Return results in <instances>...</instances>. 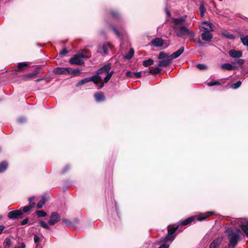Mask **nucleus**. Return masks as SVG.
Returning <instances> with one entry per match:
<instances>
[{
  "instance_id": "nucleus-5",
  "label": "nucleus",
  "mask_w": 248,
  "mask_h": 248,
  "mask_svg": "<svg viewBox=\"0 0 248 248\" xmlns=\"http://www.w3.org/2000/svg\"><path fill=\"white\" fill-rule=\"evenodd\" d=\"M214 212L212 211H208L203 213L200 214L198 216H194L187 218L186 223L188 225L195 220L199 221H202L205 220L209 217L214 215Z\"/></svg>"
},
{
  "instance_id": "nucleus-21",
  "label": "nucleus",
  "mask_w": 248,
  "mask_h": 248,
  "mask_svg": "<svg viewBox=\"0 0 248 248\" xmlns=\"http://www.w3.org/2000/svg\"><path fill=\"white\" fill-rule=\"evenodd\" d=\"M28 64L26 62H19L17 64L18 71L23 72L24 71V68L27 67Z\"/></svg>"
},
{
  "instance_id": "nucleus-56",
  "label": "nucleus",
  "mask_w": 248,
  "mask_h": 248,
  "mask_svg": "<svg viewBox=\"0 0 248 248\" xmlns=\"http://www.w3.org/2000/svg\"><path fill=\"white\" fill-rule=\"evenodd\" d=\"M41 80H42V79H37L35 80V81L38 82V81H40Z\"/></svg>"
},
{
  "instance_id": "nucleus-2",
  "label": "nucleus",
  "mask_w": 248,
  "mask_h": 248,
  "mask_svg": "<svg viewBox=\"0 0 248 248\" xmlns=\"http://www.w3.org/2000/svg\"><path fill=\"white\" fill-rule=\"evenodd\" d=\"M166 14L170 17L172 27L176 35L181 37L186 34V16H180L179 18L170 17V13L168 10H165Z\"/></svg>"
},
{
  "instance_id": "nucleus-4",
  "label": "nucleus",
  "mask_w": 248,
  "mask_h": 248,
  "mask_svg": "<svg viewBox=\"0 0 248 248\" xmlns=\"http://www.w3.org/2000/svg\"><path fill=\"white\" fill-rule=\"evenodd\" d=\"M111 66L112 65L111 63H108L107 64L100 68L96 72V74L99 75H102L103 74H107V76L104 79V81L106 83L108 82L114 73L113 71H110Z\"/></svg>"
},
{
  "instance_id": "nucleus-59",
  "label": "nucleus",
  "mask_w": 248,
  "mask_h": 248,
  "mask_svg": "<svg viewBox=\"0 0 248 248\" xmlns=\"http://www.w3.org/2000/svg\"><path fill=\"white\" fill-rule=\"evenodd\" d=\"M2 217V216L1 215H0V219Z\"/></svg>"
},
{
  "instance_id": "nucleus-40",
  "label": "nucleus",
  "mask_w": 248,
  "mask_h": 248,
  "mask_svg": "<svg viewBox=\"0 0 248 248\" xmlns=\"http://www.w3.org/2000/svg\"><path fill=\"white\" fill-rule=\"evenodd\" d=\"M40 241V238L37 235L34 236V242L36 245H38L39 242Z\"/></svg>"
},
{
  "instance_id": "nucleus-1",
  "label": "nucleus",
  "mask_w": 248,
  "mask_h": 248,
  "mask_svg": "<svg viewBox=\"0 0 248 248\" xmlns=\"http://www.w3.org/2000/svg\"><path fill=\"white\" fill-rule=\"evenodd\" d=\"M186 225V219L183 220L177 224L170 225L168 227V234L162 237L160 242L164 244L161 245L158 248H169L170 244L171 243L175 238L176 232H182L185 229Z\"/></svg>"
},
{
  "instance_id": "nucleus-13",
  "label": "nucleus",
  "mask_w": 248,
  "mask_h": 248,
  "mask_svg": "<svg viewBox=\"0 0 248 248\" xmlns=\"http://www.w3.org/2000/svg\"><path fill=\"white\" fill-rule=\"evenodd\" d=\"M184 50L185 48L184 47L180 48L176 51L173 52L172 54L169 56L170 59L172 60L178 58L184 52Z\"/></svg>"
},
{
  "instance_id": "nucleus-7",
  "label": "nucleus",
  "mask_w": 248,
  "mask_h": 248,
  "mask_svg": "<svg viewBox=\"0 0 248 248\" xmlns=\"http://www.w3.org/2000/svg\"><path fill=\"white\" fill-rule=\"evenodd\" d=\"M60 220V216L56 212H53L49 217L48 224L50 225H54Z\"/></svg>"
},
{
  "instance_id": "nucleus-37",
  "label": "nucleus",
  "mask_w": 248,
  "mask_h": 248,
  "mask_svg": "<svg viewBox=\"0 0 248 248\" xmlns=\"http://www.w3.org/2000/svg\"><path fill=\"white\" fill-rule=\"evenodd\" d=\"M242 230L245 233L248 232V222L246 224H242L240 226Z\"/></svg>"
},
{
  "instance_id": "nucleus-55",
  "label": "nucleus",
  "mask_w": 248,
  "mask_h": 248,
  "mask_svg": "<svg viewBox=\"0 0 248 248\" xmlns=\"http://www.w3.org/2000/svg\"><path fill=\"white\" fill-rule=\"evenodd\" d=\"M246 236L248 238V231L245 233Z\"/></svg>"
},
{
  "instance_id": "nucleus-58",
  "label": "nucleus",
  "mask_w": 248,
  "mask_h": 248,
  "mask_svg": "<svg viewBox=\"0 0 248 248\" xmlns=\"http://www.w3.org/2000/svg\"><path fill=\"white\" fill-rule=\"evenodd\" d=\"M115 206H116V210H117V204H115Z\"/></svg>"
},
{
  "instance_id": "nucleus-38",
  "label": "nucleus",
  "mask_w": 248,
  "mask_h": 248,
  "mask_svg": "<svg viewBox=\"0 0 248 248\" xmlns=\"http://www.w3.org/2000/svg\"><path fill=\"white\" fill-rule=\"evenodd\" d=\"M208 86H212L215 85H220L221 83L218 81H210L207 84Z\"/></svg>"
},
{
  "instance_id": "nucleus-41",
  "label": "nucleus",
  "mask_w": 248,
  "mask_h": 248,
  "mask_svg": "<svg viewBox=\"0 0 248 248\" xmlns=\"http://www.w3.org/2000/svg\"><path fill=\"white\" fill-rule=\"evenodd\" d=\"M79 73H80V71L78 69H72V71H71V72H70V73H73L75 76L78 75V74H79Z\"/></svg>"
},
{
  "instance_id": "nucleus-27",
  "label": "nucleus",
  "mask_w": 248,
  "mask_h": 248,
  "mask_svg": "<svg viewBox=\"0 0 248 248\" xmlns=\"http://www.w3.org/2000/svg\"><path fill=\"white\" fill-rule=\"evenodd\" d=\"M154 64V61L151 59H149L143 62L142 64L145 67L149 66Z\"/></svg>"
},
{
  "instance_id": "nucleus-10",
  "label": "nucleus",
  "mask_w": 248,
  "mask_h": 248,
  "mask_svg": "<svg viewBox=\"0 0 248 248\" xmlns=\"http://www.w3.org/2000/svg\"><path fill=\"white\" fill-rule=\"evenodd\" d=\"M111 49V45L109 43H105L99 47L98 52L104 54H107Z\"/></svg>"
},
{
  "instance_id": "nucleus-31",
  "label": "nucleus",
  "mask_w": 248,
  "mask_h": 248,
  "mask_svg": "<svg viewBox=\"0 0 248 248\" xmlns=\"http://www.w3.org/2000/svg\"><path fill=\"white\" fill-rule=\"evenodd\" d=\"M12 244L11 240L9 237H7L3 243V245L5 247H9Z\"/></svg>"
},
{
  "instance_id": "nucleus-25",
  "label": "nucleus",
  "mask_w": 248,
  "mask_h": 248,
  "mask_svg": "<svg viewBox=\"0 0 248 248\" xmlns=\"http://www.w3.org/2000/svg\"><path fill=\"white\" fill-rule=\"evenodd\" d=\"M8 163L5 161H3L0 163V173L4 171L7 168Z\"/></svg>"
},
{
  "instance_id": "nucleus-17",
  "label": "nucleus",
  "mask_w": 248,
  "mask_h": 248,
  "mask_svg": "<svg viewBox=\"0 0 248 248\" xmlns=\"http://www.w3.org/2000/svg\"><path fill=\"white\" fill-rule=\"evenodd\" d=\"M89 82L92 81L94 84H97L98 83L101 81L102 79L100 76L99 75H95L92 76L91 77H89Z\"/></svg>"
},
{
  "instance_id": "nucleus-24",
  "label": "nucleus",
  "mask_w": 248,
  "mask_h": 248,
  "mask_svg": "<svg viewBox=\"0 0 248 248\" xmlns=\"http://www.w3.org/2000/svg\"><path fill=\"white\" fill-rule=\"evenodd\" d=\"M134 54V51L133 48H131L129 51L125 54L124 58L126 60H130Z\"/></svg>"
},
{
  "instance_id": "nucleus-51",
  "label": "nucleus",
  "mask_w": 248,
  "mask_h": 248,
  "mask_svg": "<svg viewBox=\"0 0 248 248\" xmlns=\"http://www.w3.org/2000/svg\"><path fill=\"white\" fill-rule=\"evenodd\" d=\"M35 198L34 197H31L29 198V202H30V204L32 203V201L34 200Z\"/></svg>"
},
{
  "instance_id": "nucleus-9",
  "label": "nucleus",
  "mask_w": 248,
  "mask_h": 248,
  "mask_svg": "<svg viewBox=\"0 0 248 248\" xmlns=\"http://www.w3.org/2000/svg\"><path fill=\"white\" fill-rule=\"evenodd\" d=\"M164 40L160 37H156L153 39L150 43V45L155 47H161L163 46Z\"/></svg>"
},
{
  "instance_id": "nucleus-30",
  "label": "nucleus",
  "mask_w": 248,
  "mask_h": 248,
  "mask_svg": "<svg viewBox=\"0 0 248 248\" xmlns=\"http://www.w3.org/2000/svg\"><path fill=\"white\" fill-rule=\"evenodd\" d=\"M89 82V78H83L78 82V83L77 84V86H81V85H82L85 83H86L87 82Z\"/></svg>"
},
{
  "instance_id": "nucleus-46",
  "label": "nucleus",
  "mask_w": 248,
  "mask_h": 248,
  "mask_svg": "<svg viewBox=\"0 0 248 248\" xmlns=\"http://www.w3.org/2000/svg\"><path fill=\"white\" fill-rule=\"evenodd\" d=\"M137 78H140L141 77V72H135L133 73Z\"/></svg>"
},
{
  "instance_id": "nucleus-26",
  "label": "nucleus",
  "mask_w": 248,
  "mask_h": 248,
  "mask_svg": "<svg viewBox=\"0 0 248 248\" xmlns=\"http://www.w3.org/2000/svg\"><path fill=\"white\" fill-rule=\"evenodd\" d=\"M46 202V198L44 197H42L39 202L37 204V208L40 209Z\"/></svg>"
},
{
  "instance_id": "nucleus-45",
  "label": "nucleus",
  "mask_w": 248,
  "mask_h": 248,
  "mask_svg": "<svg viewBox=\"0 0 248 248\" xmlns=\"http://www.w3.org/2000/svg\"><path fill=\"white\" fill-rule=\"evenodd\" d=\"M112 29L114 33H115V34L119 37L120 36V33L119 31L114 27H112Z\"/></svg>"
},
{
  "instance_id": "nucleus-42",
  "label": "nucleus",
  "mask_w": 248,
  "mask_h": 248,
  "mask_svg": "<svg viewBox=\"0 0 248 248\" xmlns=\"http://www.w3.org/2000/svg\"><path fill=\"white\" fill-rule=\"evenodd\" d=\"M111 15L114 18H117L119 16V13L116 11H112L111 12Z\"/></svg>"
},
{
  "instance_id": "nucleus-15",
  "label": "nucleus",
  "mask_w": 248,
  "mask_h": 248,
  "mask_svg": "<svg viewBox=\"0 0 248 248\" xmlns=\"http://www.w3.org/2000/svg\"><path fill=\"white\" fill-rule=\"evenodd\" d=\"M171 61V60L170 59L169 56H168L166 59L159 61L158 66L166 67L170 63Z\"/></svg>"
},
{
  "instance_id": "nucleus-44",
  "label": "nucleus",
  "mask_w": 248,
  "mask_h": 248,
  "mask_svg": "<svg viewBox=\"0 0 248 248\" xmlns=\"http://www.w3.org/2000/svg\"><path fill=\"white\" fill-rule=\"evenodd\" d=\"M29 221V219L28 218H25L20 222V224L21 225H26Z\"/></svg>"
},
{
  "instance_id": "nucleus-33",
  "label": "nucleus",
  "mask_w": 248,
  "mask_h": 248,
  "mask_svg": "<svg viewBox=\"0 0 248 248\" xmlns=\"http://www.w3.org/2000/svg\"><path fill=\"white\" fill-rule=\"evenodd\" d=\"M36 215L38 217H45L46 216V213L44 211L38 210L36 211Z\"/></svg>"
},
{
  "instance_id": "nucleus-14",
  "label": "nucleus",
  "mask_w": 248,
  "mask_h": 248,
  "mask_svg": "<svg viewBox=\"0 0 248 248\" xmlns=\"http://www.w3.org/2000/svg\"><path fill=\"white\" fill-rule=\"evenodd\" d=\"M230 56L232 58H239L242 56V52L240 50H230L229 52Z\"/></svg>"
},
{
  "instance_id": "nucleus-6",
  "label": "nucleus",
  "mask_w": 248,
  "mask_h": 248,
  "mask_svg": "<svg viewBox=\"0 0 248 248\" xmlns=\"http://www.w3.org/2000/svg\"><path fill=\"white\" fill-rule=\"evenodd\" d=\"M88 56L83 54H78L70 59V62L72 64L81 65L84 63L82 58H88Z\"/></svg>"
},
{
  "instance_id": "nucleus-48",
  "label": "nucleus",
  "mask_w": 248,
  "mask_h": 248,
  "mask_svg": "<svg viewBox=\"0 0 248 248\" xmlns=\"http://www.w3.org/2000/svg\"><path fill=\"white\" fill-rule=\"evenodd\" d=\"M17 121L19 123H23L26 121V119L24 118H20Z\"/></svg>"
},
{
  "instance_id": "nucleus-35",
  "label": "nucleus",
  "mask_w": 248,
  "mask_h": 248,
  "mask_svg": "<svg viewBox=\"0 0 248 248\" xmlns=\"http://www.w3.org/2000/svg\"><path fill=\"white\" fill-rule=\"evenodd\" d=\"M241 84L242 82L241 81H238L236 83L232 84L231 86V87L232 89H236L241 86Z\"/></svg>"
},
{
  "instance_id": "nucleus-52",
  "label": "nucleus",
  "mask_w": 248,
  "mask_h": 248,
  "mask_svg": "<svg viewBox=\"0 0 248 248\" xmlns=\"http://www.w3.org/2000/svg\"><path fill=\"white\" fill-rule=\"evenodd\" d=\"M26 245L24 243H22L20 247H15V248H25Z\"/></svg>"
},
{
  "instance_id": "nucleus-12",
  "label": "nucleus",
  "mask_w": 248,
  "mask_h": 248,
  "mask_svg": "<svg viewBox=\"0 0 248 248\" xmlns=\"http://www.w3.org/2000/svg\"><path fill=\"white\" fill-rule=\"evenodd\" d=\"M211 31H206L202 32L201 34L202 39L207 42H210L213 38V35L210 32Z\"/></svg>"
},
{
  "instance_id": "nucleus-18",
  "label": "nucleus",
  "mask_w": 248,
  "mask_h": 248,
  "mask_svg": "<svg viewBox=\"0 0 248 248\" xmlns=\"http://www.w3.org/2000/svg\"><path fill=\"white\" fill-rule=\"evenodd\" d=\"M206 11V10L205 7L204 2H203V1L201 2L200 7H199V12H200V15L201 17H203Z\"/></svg>"
},
{
  "instance_id": "nucleus-8",
  "label": "nucleus",
  "mask_w": 248,
  "mask_h": 248,
  "mask_svg": "<svg viewBox=\"0 0 248 248\" xmlns=\"http://www.w3.org/2000/svg\"><path fill=\"white\" fill-rule=\"evenodd\" d=\"M23 215V212L20 210H16L10 211L8 214V217L12 219H16Z\"/></svg>"
},
{
  "instance_id": "nucleus-39",
  "label": "nucleus",
  "mask_w": 248,
  "mask_h": 248,
  "mask_svg": "<svg viewBox=\"0 0 248 248\" xmlns=\"http://www.w3.org/2000/svg\"><path fill=\"white\" fill-rule=\"evenodd\" d=\"M196 67L200 70H204L207 69V67L205 64H198Z\"/></svg>"
},
{
  "instance_id": "nucleus-47",
  "label": "nucleus",
  "mask_w": 248,
  "mask_h": 248,
  "mask_svg": "<svg viewBox=\"0 0 248 248\" xmlns=\"http://www.w3.org/2000/svg\"><path fill=\"white\" fill-rule=\"evenodd\" d=\"M67 53H68V51H67V50L65 49H64L60 52V54L61 55H64L66 54Z\"/></svg>"
},
{
  "instance_id": "nucleus-20",
  "label": "nucleus",
  "mask_w": 248,
  "mask_h": 248,
  "mask_svg": "<svg viewBox=\"0 0 248 248\" xmlns=\"http://www.w3.org/2000/svg\"><path fill=\"white\" fill-rule=\"evenodd\" d=\"M220 243L219 240L218 238H216L210 244L209 248H218Z\"/></svg>"
},
{
  "instance_id": "nucleus-3",
  "label": "nucleus",
  "mask_w": 248,
  "mask_h": 248,
  "mask_svg": "<svg viewBox=\"0 0 248 248\" xmlns=\"http://www.w3.org/2000/svg\"><path fill=\"white\" fill-rule=\"evenodd\" d=\"M225 232L227 233V238L229 240V248H234L241 238V230L237 229L235 231L231 227L226 229Z\"/></svg>"
},
{
  "instance_id": "nucleus-22",
  "label": "nucleus",
  "mask_w": 248,
  "mask_h": 248,
  "mask_svg": "<svg viewBox=\"0 0 248 248\" xmlns=\"http://www.w3.org/2000/svg\"><path fill=\"white\" fill-rule=\"evenodd\" d=\"M202 28L206 31H213L211 24L208 21L203 22Z\"/></svg>"
},
{
  "instance_id": "nucleus-57",
  "label": "nucleus",
  "mask_w": 248,
  "mask_h": 248,
  "mask_svg": "<svg viewBox=\"0 0 248 248\" xmlns=\"http://www.w3.org/2000/svg\"><path fill=\"white\" fill-rule=\"evenodd\" d=\"M103 86H104V84H103V83H102V84H101V85L99 89H101V88H102Z\"/></svg>"
},
{
  "instance_id": "nucleus-19",
  "label": "nucleus",
  "mask_w": 248,
  "mask_h": 248,
  "mask_svg": "<svg viewBox=\"0 0 248 248\" xmlns=\"http://www.w3.org/2000/svg\"><path fill=\"white\" fill-rule=\"evenodd\" d=\"M94 98L97 102H101L105 99V96L102 92H100L94 94Z\"/></svg>"
},
{
  "instance_id": "nucleus-11",
  "label": "nucleus",
  "mask_w": 248,
  "mask_h": 248,
  "mask_svg": "<svg viewBox=\"0 0 248 248\" xmlns=\"http://www.w3.org/2000/svg\"><path fill=\"white\" fill-rule=\"evenodd\" d=\"M72 71V69L70 68L57 67L55 68L53 72L56 74H66L70 73Z\"/></svg>"
},
{
  "instance_id": "nucleus-53",
  "label": "nucleus",
  "mask_w": 248,
  "mask_h": 248,
  "mask_svg": "<svg viewBox=\"0 0 248 248\" xmlns=\"http://www.w3.org/2000/svg\"><path fill=\"white\" fill-rule=\"evenodd\" d=\"M227 38L229 39H232L233 38V35L229 34L226 36Z\"/></svg>"
},
{
  "instance_id": "nucleus-50",
  "label": "nucleus",
  "mask_w": 248,
  "mask_h": 248,
  "mask_svg": "<svg viewBox=\"0 0 248 248\" xmlns=\"http://www.w3.org/2000/svg\"><path fill=\"white\" fill-rule=\"evenodd\" d=\"M69 169V166L68 165L65 166V167L62 170V173L65 172Z\"/></svg>"
},
{
  "instance_id": "nucleus-23",
  "label": "nucleus",
  "mask_w": 248,
  "mask_h": 248,
  "mask_svg": "<svg viewBox=\"0 0 248 248\" xmlns=\"http://www.w3.org/2000/svg\"><path fill=\"white\" fill-rule=\"evenodd\" d=\"M35 205L34 203H32L30 204L29 205L25 206L23 208V211H22L23 213H26L29 212Z\"/></svg>"
},
{
  "instance_id": "nucleus-29",
  "label": "nucleus",
  "mask_w": 248,
  "mask_h": 248,
  "mask_svg": "<svg viewBox=\"0 0 248 248\" xmlns=\"http://www.w3.org/2000/svg\"><path fill=\"white\" fill-rule=\"evenodd\" d=\"M222 68L227 70H232L233 69L232 65L230 63H225L222 64Z\"/></svg>"
},
{
  "instance_id": "nucleus-28",
  "label": "nucleus",
  "mask_w": 248,
  "mask_h": 248,
  "mask_svg": "<svg viewBox=\"0 0 248 248\" xmlns=\"http://www.w3.org/2000/svg\"><path fill=\"white\" fill-rule=\"evenodd\" d=\"M161 70V69L159 67H153L152 70H150L149 73L150 74L155 75L159 73Z\"/></svg>"
},
{
  "instance_id": "nucleus-49",
  "label": "nucleus",
  "mask_w": 248,
  "mask_h": 248,
  "mask_svg": "<svg viewBox=\"0 0 248 248\" xmlns=\"http://www.w3.org/2000/svg\"><path fill=\"white\" fill-rule=\"evenodd\" d=\"M5 226L4 225H0V235L2 233V232L5 229Z\"/></svg>"
},
{
  "instance_id": "nucleus-43",
  "label": "nucleus",
  "mask_w": 248,
  "mask_h": 248,
  "mask_svg": "<svg viewBox=\"0 0 248 248\" xmlns=\"http://www.w3.org/2000/svg\"><path fill=\"white\" fill-rule=\"evenodd\" d=\"M245 62V61L243 59H238L236 61V63H237L239 65L241 66Z\"/></svg>"
},
{
  "instance_id": "nucleus-16",
  "label": "nucleus",
  "mask_w": 248,
  "mask_h": 248,
  "mask_svg": "<svg viewBox=\"0 0 248 248\" xmlns=\"http://www.w3.org/2000/svg\"><path fill=\"white\" fill-rule=\"evenodd\" d=\"M38 72L37 71H34L31 73H28L23 75V79L25 80H28L31 79H33L36 76Z\"/></svg>"
},
{
  "instance_id": "nucleus-36",
  "label": "nucleus",
  "mask_w": 248,
  "mask_h": 248,
  "mask_svg": "<svg viewBox=\"0 0 248 248\" xmlns=\"http://www.w3.org/2000/svg\"><path fill=\"white\" fill-rule=\"evenodd\" d=\"M168 56L163 52H161L159 53L158 58L160 60H164L166 59Z\"/></svg>"
},
{
  "instance_id": "nucleus-32",
  "label": "nucleus",
  "mask_w": 248,
  "mask_h": 248,
  "mask_svg": "<svg viewBox=\"0 0 248 248\" xmlns=\"http://www.w3.org/2000/svg\"><path fill=\"white\" fill-rule=\"evenodd\" d=\"M39 223L43 228L49 230L50 229L47 223L46 222H44L42 220H39Z\"/></svg>"
},
{
  "instance_id": "nucleus-54",
  "label": "nucleus",
  "mask_w": 248,
  "mask_h": 248,
  "mask_svg": "<svg viewBox=\"0 0 248 248\" xmlns=\"http://www.w3.org/2000/svg\"><path fill=\"white\" fill-rule=\"evenodd\" d=\"M130 73H130V71H127V72H126V75L128 76H129V75L130 74Z\"/></svg>"
},
{
  "instance_id": "nucleus-34",
  "label": "nucleus",
  "mask_w": 248,
  "mask_h": 248,
  "mask_svg": "<svg viewBox=\"0 0 248 248\" xmlns=\"http://www.w3.org/2000/svg\"><path fill=\"white\" fill-rule=\"evenodd\" d=\"M187 36L188 37L189 40H192L194 37V33L187 29Z\"/></svg>"
}]
</instances>
